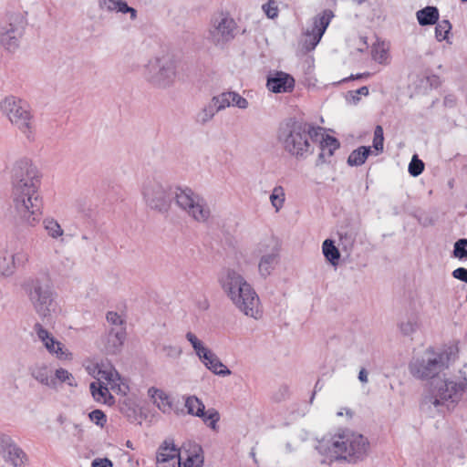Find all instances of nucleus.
Listing matches in <instances>:
<instances>
[{
  "label": "nucleus",
  "mask_w": 467,
  "mask_h": 467,
  "mask_svg": "<svg viewBox=\"0 0 467 467\" xmlns=\"http://www.w3.org/2000/svg\"><path fill=\"white\" fill-rule=\"evenodd\" d=\"M41 176L29 159L17 160L12 168V209L18 225L36 227L43 215Z\"/></svg>",
  "instance_id": "obj_1"
},
{
  "label": "nucleus",
  "mask_w": 467,
  "mask_h": 467,
  "mask_svg": "<svg viewBox=\"0 0 467 467\" xmlns=\"http://www.w3.org/2000/svg\"><path fill=\"white\" fill-rule=\"evenodd\" d=\"M218 281L223 293L244 316L255 320L263 317L260 298L243 275L226 268L221 272Z\"/></svg>",
  "instance_id": "obj_2"
},
{
  "label": "nucleus",
  "mask_w": 467,
  "mask_h": 467,
  "mask_svg": "<svg viewBox=\"0 0 467 467\" xmlns=\"http://www.w3.org/2000/svg\"><path fill=\"white\" fill-rule=\"evenodd\" d=\"M321 133V127L289 119L280 125L277 140L289 155L306 159L314 152L313 143L319 139Z\"/></svg>",
  "instance_id": "obj_3"
},
{
  "label": "nucleus",
  "mask_w": 467,
  "mask_h": 467,
  "mask_svg": "<svg viewBox=\"0 0 467 467\" xmlns=\"http://www.w3.org/2000/svg\"><path fill=\"white\" fill-rule=\"evenodd\" d=\"M368 448L366 437L348 430L322 440L317 446L319 453L330 461L345 460L352 463L365 459Z\"/></svg>",
  "instance_id": "obj_4"
},
{
  "label": "nucleus",
  "mask_w": 467,
  "mask_h": 467,
  "mask_svg": "<svg viewBox=\"0 0 467 467\" xmlns=\"http://www.w3.org/2000/svg\"><path fill=\"white\" fill-rule=\"evenodd\" d=\"M22 288L33 309L41 318L50 319L57 312V294L47 278L30 276L24 281Z\"/></svg>",
  "instance_id": "obj_5"
},
{
  "label": "nucleus",
  "mask_w": 467,
  "mask_h": 467,
  "mask_svg": "<svg viewBox=\"0 0 467 467\" xmlns=\"http://www.w3.org/2000/svg\"><path fill=\"white\" fill-rule=\"evenodd\" d=\"M92 373L97 378V381L91 382L89 389L96 401L109 405L113 404L114 398L109 389L123 395L127 393L129 387L110 363L96 364Z\"/></svg>",
  "instance_id": "obj_6"
},
{
  "label": "nucleus",
  "mask_w": 467,
  "mask_h": 467,
  "mask_svg": "<svg viewBox=\"0 0 467 467\" xmlns=\"http://www.w3.org/2000/svg\"><path fill=\"white\" fill-rule=\"evenodd\" d=\"M455 358L456 353L453 348L441 351L428 348L421 355L416 356L410 360L409 370L418 379H433L448 368Z\"/></svg>",
  "instance_id": "obj_7"
},
{
  "label": "nucleus",
  "mask_w": 467,
  "mask_h": 467,
  "mask_svg": "<svg viewBox=\"0 0 467 467\" xmlns=\"http://www.w3.org/2000/svg\"><path fill=\"white\" fill-rule=\"evenodd\" d=\"M178 59L170 53L150 57L143 66L142 76L147 82L158 88L171 87L178 77Z\"/></svg>",
  "instance_id": "obj_8"
},
{
  "label": "nucleus",
  "mask_w": 467,
  "mask_h": 467,
  "mask_svg": "<svg viewBox=\"0 0 467 467\" xmlns=\"http://www.w3.org/2000/svg\"><path fill=\"white\" fill-rule=\"evenodd\" d=\"M462 396H465L467 400L466 379H435L431 383V393L423 398L422 405H432L437 409L441 406H446L450 409L451 407H454Z\"/></svg>",
  "instance_id": "obj_9"
},
{
  "label": "nucleus",
  "mask_w": 467,
  "mask_h": 467,
  "mask_svg": "<svg viewBox=\"0 0 467 467\" xmlns=\"http://www.w3.org/2000/svg\"><path fill=\"white\" fill-rule=\"evenodd\" d=\"M0 109L10 122L17 128L29 141L36 139V126L30 106L24 99L9 96L0 104Z\"/></svg>",
  "instance_id": "obj_10"
},
{
  "label": "nucleus",
  "mask_w": 467,
  "mask_h": 467,
  "mask_svg": "<svg viewBox=\"0 0 467 467\" xmlns=\"http://www.w3.org/2000/svg\"><path fill=\"white\" fill-rule=\"evenodd\" d=\"M177 206L198 223H206L211 217V209L206 200L190 188H177L174 192Z\"/></svg>",
  "instance_id": "obj_11"
},
{
  "label": "nucleus",
  "mask_w": 467,
  "mask_h": 467,
  "mask_svg": "<svg viewBox=\"0 0 467 467\" xmlns=\"http://www.w3.org/2000/svg\"><path fill=\"white\" fill-rule=\"evenodd\" d=\"M141 194L146 205L159 213H167L171 207V198L168 189L156 180H147L141 188Z\"/></svg>",
  "instance_id": "obj_12"
},
{
  "label": "nucleus",
  "mask_w": 467,
  "mask_h": 467,
  "mask_svg": "<svg viewBox=\"0 0 467 467\" xmlns=\"http://www.w3.org/2000/svg\"><path fill=\"white\" fill-rule=\"evenodd\" d=\"M26 21L17 14L9 18V22L0 27V44L8 51H15L25 30Z\"/></svg>",
  "instance_id": "obj_13"
},
{
  "label": "nucleus",
  "mask_w": 467,
  "mask_h": 467,
  "mask_svg": "<svg viewBox=\"0 0 467 467\" xmlns=\"http://www.w3.org/2000/svg\"><path fill=\"white\" fill-rule=\"evenodd\" d=\"M255 251L260 255L258 262L259 275L263 278H266L271 275L277 263L279 249L274 239H266L257 244Z\"/></svg>",
  "instance_id": "obj_14"
},
{
  "label": "nucleus",
  "mask_w": 467,
  "mask_h": 467,
  "mask_svg": "<svg viewBox=\"0 0 467 467\" xmlns=\"http://www.w3.org/2000/svg\"><path fill=\"white\" fill-rule=\"evenodd\" d=\"M236 23L227 16L215 17L209 30V38L217 46H223L235 36Z\"/></svg>",
  "instance_id": "obj_15"
},
{
  "label": "nucleus",
  "mask_w": 467,
  "mask_h": 467,
  "mask_svg": "<svg viewBox=\"0 0 467 467\" xmlns=\"http://www.w3.org/2000/svg\"><path fill=\"white\" fill-rule=\"evenodd\" d=\"M0 454L14 467H26L29 462L27 454L5 433H0Z\"/></svg>",
  "instance_id": "obj_16"
},
{
  "label": "nucleus",
  "mask_w": 467,
  "mask_h": 467,
  "mask_svg": "<svg viewBox=\"0 0 467 467\" xmlns=\"http://www.w3.org/2000/svg\"><path fill=\"white\" fill-rule=\"evenodd\" d=\"M333 16V12L326 9L313 18L311 26L305 34V47L307 49H314L319 43Z\"/></svg>",
  "instance_id": "obj_17"
},
{
  "label": "nucleus",
  "mask_w": 467,
  "mask_h": 467,
  "mask_svg": "<svg viewBox=\"0 0 467 467\" xmlns=\"http://www.w3.org/2000/svg\"><path fill=\"white\" fill-rule=\"evenodd\" d=\"M34 330L37 338L42 342L49 354L55 356L59 360H71L72 353L65 348V346L56 339L51 333H49L43 326L36 323Z\"/></svg>",
  "instance_id": "obj_18"
},
{
  "label": "nucleus",
  "mask_w": 467,
  "mask_h": 467,
  "mask_svg": "<svg viewBox=\"0 0 467 467\" xmlns=\"http://www.w3.org/2000/svg\"><path fill=\"white\" fill-rule=\"evenodd\" d=\"M185 338L191 344L199 360L207 369L210 370L212 366L220 360L219 357L192 331H188L185 334Z\"/></svg>",
  "instance_id": "obj_19"
},
{
  "label": "nucleus",
  "mask_w": 467,
  "mask_h": 467,
  "mask_svg": "<svg viewBox=\"0 0 467 467\" xmlns=\"http://www.w3.org/2000/svg\"><path fill=\"white\" fill-rule=\"evenodd\" d=\"M127 332L122 328L116 330H106L100 337L99 348L107 355H117L120 353L126 340Z\"/></svg>",
  "instance_id": "obj_20"
},
{
  "label": "nucleus",
  "mask_w": 467,
  "mask_h": 467,
  "mask_svg": "<svg viewBox=\"0 0 467 467\" xmlns=\"http://www.w3.org/2000/svg\"><path fill=\"white\" fill-rule=\"evenodd\" d=\"M203 463L202 447L192 441L184 442L182 446V455L178 460V467H202Z\"/></svg>",
  "instance_id": "obj_21"
},
{
  "label": "nucleus",
  "mask_w": 467,
  "mask_h": 467,
  "mask_svg": "<svg viewBox=\"0 0 467 467\" xmlns=\"http://www.w3.org/2000/svg\"><path fill=\"white\" fill-rule=\"evenodd\" d=\"M266 87L273 93L291 92L295 87V79L285 72L275 71L267 77Z\"/></svg>",
  "instance_id": "obj_22"
},
{
  "label": "nucleus",
  "mask_w": 467,
  "mask_h": 467,
  "mask_svg": "<svg viewBox=\"0 0 467 467\" xmlns=\"http://www.w3.org/2000/svg\"><path fill=\"white\" fill-rule=\"evenodd\" d=\"M181 455L182 448L178 449L172 441H165L157 452L158 467H161V464L175 467Z\"/></svg>",
  "instance_id": "obj_23"
},
{
  "label": "nucleus",
  "mask_w": 467,
  "mask_h": 467,
  "mask_svg": "<svg viewBox=\"0 0 467 467\" xmlns=\"http://www.w3.org/2000/svg\"><path fill=\"white\" fill-rule=\"evenodd\" d=\"M148 396L157 408L165 414H170L172 410V400L170 395L163 389L150 387L148 389Z\"/></svg>",
  "instance_id": "obj_24"
},
{
  "label": "nucleus",
  "mask_w": 467,
  "mask_h": 467,
  "mask_svg": "<svg viewBox=\"0 0 467 467\" xmlns=\"http://www.w3.org/2000/svg\"><path fill=\"white\" fill-rule=\"evenodd\" d=\"M317 141L319 142L320 153L318 158L322 162H326L340 146L339 141L336 138L324 133L323 128L322 133Z\"/></svg>",
  "instance_id": "obj_25"
},
{
  "label": "nucleus",
  "mask_w": 467,
  "mask_h": 467,
  "mask_svg": "<svg viewBox=\"0 0 467 467\" xmlns=\"http://www.w3.org/2000/svg\"><path fill=\"white\" fill-rule=\"evenodd\" d=\"M31 376L40 384L55 389V381L53 380V374L47 365L36 364L30 368Z\"/></svg>",
  "instance_id": "obj_26"
},
{
  "label": "nucleus",
  "mask_w": 467,
  "mask_h": 467,
  "mask_svg": "<svg viewBox=\"0 0 467 467\" xmlns=\"http://www.w3.org/2000/svg\"><path fill=\"white\" fill-rule=\"evenodd\" d=\"M43 228L47 234V235L56 241H64L65 232L61 227L60 223L53 217H46L43 222Z\"/></svg>",
  "instance_id": "obj_27"
},
{
  "label": "nucleus",
  "mask_w": 467,
  "mask_h": 467,
  "mask_svg": "<svg viewBox=\"0 0 467 467\" xmlns=\"http://www.w3.org/2000/svg\"><path fill=\"white\" fill-rule=\"evenodd\" d=\"M420 327V317L416 314L406 316L399 324L400 332L404 336H411L418 331Z\"/></svg>",
  "instance_id": "obj_28"
},
{
  "label": "nucleus",
  "mask_w": 467,
  "mask_h": 467,
  "mask_svg": "<svg viewBox=\"0 0 467 467\" xmlns=\"http://www.w3.org/2000/svg\"><path fill=\"white\" fill-rule=\"evenodd\" d=\"M417 19L420 26L434 25L439 20V11L434 6H426L417 12Z\"/></svg>",
  "instance_id": "obj_29"
},
{
  "label": "nucleus",
  "mask_w": 467,
  "mask_h": 467,
  "mask_svg": "<svg viewBox=\"0 0 467 467\" xmlns=\"http://www.w3.org/2000/svg\"><path fill=\"white\" fill-rule=\"evenodd\" d=\"M371 57L374 61L381 65L389 63V46L384 42H377L372 46Z\"/></svg>",
  "instance_id": "obj_30"
},
{
  "label": "nucleus",
  "mask_w": 467,
  "mask_h": 467,
  "mask_svg": "<svg viewBox=\"0 0 467 467\" xmlns=\"http://www.w3.org/2000/svg\"><path fill=\"white\" fill-rule=\"evenodd\" d=\"M322 252L325 258L333 265L337 266L340 258V253L331 239H326L322 244Z\"/></svg>",
  "instance_id": "obj_31"
},
{
  "label": "nucleus",
  "mask_w": 467,
  "mask_h": 467,
  "mask_svg": "<svg viewBox=\"0 0 467 467\" xmlns=\"http://www.w3.org/2000/svg\"><path fill=\"white\" fill-rule=\"evenodd\" d=\"M370 153V148L361 146L357 150H354L348 158V164L349 166H360L368 159Z\"/></svg>",
  "instance_id": "obj_32"
},
{
  "label": "nucleus",
  "mask_w": 467,
  "mask_h": 467,
  "mask_svg": "<svg viewBox=\"0 0 467 467\" xmlns=\"http://www.w3.org/2000/svg\"><path fill=\"white\" fill-rule=\"evenodd\" d=\"M216 108L212 101L204 105L195 115V121L201 125L210 122L217 113Z\"/></svg>",
  "instance_id": "obj_33"
},
{
  "label": "nucleus",
  "mask_w": 467,
  "mask_h": 467,
  "mask_svg": "<svg viewBox=\"0 0 467 467\" xmlns=\"http://www.w3.org/2000/svg\"><path fill=\"white\" fill-rule=\"evenodd\" d=\"M11 262L13 265L14 272L17 268H24L29 262V253L26 249L21 247L14 251L11 254Z\"/></svg>",
  "instance_id": "obj_34"
},
{
  "label": "nucleus",
  "mask_w": 467,
  "mask_h": 467,
  "mask_svg": "<svg viewBox=\"0 0 467 467\" xmlns=\"http://www.w3.org/2000/svg\"><path fill=\"white\" fill-rule=\"evenodd\" d=\"M53 380L55 381V389H56L59 383H66L70 387L77 386V381L74 376L67 369L63 368H59L55 370L53 374Z\"/></svg>",
  "instance_id": "obj_35"
},
{
  "label": "nucleus",
  "mask_w": 467,
  "mask_h": 467,
  "mask_svg": "<svg viewBox=\"0 0 467 467\" xmlns=\"http://www.w3.org/2000/svg\"><path fill=\"white\" fill-rule=\"evenodd\" d=\"M269 200L275 211L278 213L283 208L285 202V189L280 185L274 187Z\"/></svg>",
  "instance_id": "obj_36"
},
{
  "label": "nucleus",
  "mask_w": 467,
  "mask_h": 467,
  "mask_svg": "<svg viewBox=\"0 0 467 467\" xmlns=\"http://www.w3.org/2000/svg\"><path fill=\"white\" fill-rule=\"evenodd\" d=\"M185 407L187 409V412L190 415L197 416L202 414V410L205 409L204 404L202 401L198 399L196 396H187L185 398Z\"/></svg>",
  "instance_id": "obj_37"
},
{
  "label": "nucleus",
  "mask_w": 467,
  "mask_h": 467,
  "mask_svg": "<svg viewBox=\"0 0 467 467\" xmlns=\"http://www.w3.org/2000/svg\"><path fill=\"white\" fill-rule=\"evenodd\" d=\"M107 322L110 325L109 330H116L119 328H122L124 331H126V321L125 317L115 312V311H109L106 316Z\"/></svg>",
  "instance_id": "obj_38"
},
{
  "label": "nucleus",
  "mask_w": 467,
  "mask_h": 467,
  "mask_svg": "<svg viewBox=\"0 0 467 467\" xmlns=\"http://www.w3.org/2000/svg\"><path fill=\"white\" fill-rule=\"evenodd\" d=\"M196 417L201 418L202 421L213 430H216L217 422L220 420V414L214 409H209L207 410L204 409L202 410V414L197 415Z\"/></svg>",
  "instance_id": "obj_39"
},
{
  "label": "nucleus",
  "mask_w": 467,
  "mask_h": 467,
  "mask_svg": "<svg viewBox=\"0 0 467 467\" xmlns=\"http://www.w3.org/2000/svg\"><path fill=\"white\" fill-rule=\"evenodd\" d=\"M15 274L11 256L6 251H0V275L8 277Z\"/></svg>",
  "instance_id": "obj_40"
},
{
  "label": "nucleus",
  "mask_w": 467,
  "mask_h": 467,
  "mask_svg": "<svg viewBox=\"0 0 467 467\" xmlns=\"http://www.w3.org/2000/svg\"><path fill=\"white\" fill-rule=\"evenodd\" d=\"M75 209L85 218H90L93 215L94 209L89 200L79 198L75 202Z\"/></svg>",
  "instance_id": "obj_41"
},
{
  "label": "nucleus",
  "mask_w": 467,
  "mask_h": 467,
  "mask_svg": "<svg viewBox=\"0 0 467 467\" xmlns=\"http://www.w3.org/2000/svg\"><path fill=\"white\" fill-rule=\"evenodd\" d=\"M232 91L223 92L217 96L213 97L211 99L217 111L225 109L231 107Z\"/></svg>",
  "instance_id": "obj_42"
},
{
  "label": "nucleus",
  "mask_w": 467,
  "mask_h": 467,
  "mask_svg": "<svg viewBox=\"0 0 467 467\" xmlns=\"http://www.w3.org/2000/svg\"><path fill=\"white\" fill-rule=\"evenodd\" d=\"M161 350L166 358L172 359L180 358L182 354V348L176 345L162 344L161 346Z\"/></svg>",
  "instance_id": "obj_43"
},
{
  "label": "nucleus",
  "mask_w": 467,
  "mask_h": 467,
  "mask_svg": "<svg viewBox=\"0 0 467 467\" xmlns=\"http://www.w3.org/2000/svg\"><path fill=\"white\" fill-rule=\"evenodd\" d=\"M451 28L448 20H442L437 24L435 27V36L438 41H442L447 38V36Z\"/></svg>",
  "instance_id": "obj_44"
},
{
  "label": "nucleus",
  "mask_w": 467,
  "mask_h": 467,
  "mask_svg": "<svg viewBox=\"0 0 467 467\" xmlns=\"http://www.w3.org/2000/svg\"><path fill=\"white\" fill-rule=\"evenodd\" d=\"M262 9L265 16L270 19H274L278 16L279 9L275 0H268L262 5Z\"/></svg>",
  "instance_id": "obj_45"
},
{
  "label": "nucleus",
  "mask_w": 467,
  "mask_h": 467,
  "mask_svg": "<svg viewBox=\"0 0 467 467\" xmlns=\"http://www.w3.org/2000/svg\"><path fill=\"white\" fill-rule=\"evenodd\" d=\"M424 170V163L416 155H414L409 164V172L411 176L417 177Z\"/></svg>",
  "instance_id": "obj_46"
},
{
  "label": "nucleus",
  "mask_w": 467,
  "mask_h": 467,
  "mask_svg": "<svg viewBox=\"0 0 467 467\" xmlns=\"http://www.w3.org/2000/svg\"><path fill=\"white\" fill-rule=\"evenodd\" d=\"M112 12H119L122 14L130 13L131 19H135L137 16V11L134 8L130 7L123 0H117V2H115Z\"/></svg>",
  "instance_id": "obj_47"
},
{
  "label": "nucleus",
  "mask_w": 467,
  "mask_h": 467,
  "mask_svg": "<svg viewBox=\"0 0 467 467\" xmlns=\"http://www.w3.org/2000/svg\"><path fill=\"white\" fill-rule=\"evenodd\" d=\"M383 142H384L383 129L381 126L378 125V126H376V128L374 130L373 148L377 151L381 152L383 150Z\"/></svg>",
  "instance_id": "obj_48"
},
{
  "label": "nucleus",
  "mask_w": 467,
  "mask_h": 467,
  "mask_svg": "<svg viewBox=\"0 0 467 467\" xmlns=\"http://www.w3.org/2000/svg\"><path fill=\"white\" fill-rule=\"evenodd\" d=\"M231 107H236L240 109H246L249 107L248 100L239 93L232 91Z\"/></svg>",
  "instance_id": "obj_49"
},
{
  "label": "nucleus",
  "mask_w": 467,
  "mask_h": 467,
  "mask_svg": "<svg viewBox=\"0 0 467 467\" xmlns=\"http://www.w3.org/2000/svg\"><path fill=\"white\" fill-rule=\"evenodd\" d=\"M453 254L460 259L467 257V239H460L454 244Z\"/></svg>",
  "instance_id": "obj_50"
},
{
  "label": "nucleus",
  "mask_w": 467,
  "mask_h": 467,
  "mask_svg": "<svg viewBox=\"0 0 467 467\" xmlns=\"http://www.w3.org/2000/svg\"><path fill=\"white\" fill-rule=\"evenodd\" d=\"M368 88L363 86L356 90L348 91L347 95V99L353 104H357L359 101V96H368Z\"/></svg>",
  "instance_id": "obj_51"
},
{
  "label": "nucleus",
  "mask_w": 467,
  "mask_h": 467,
  "mask_svg": "<svg viewBox=\"0 0 467 467\" xmlns=\"http://www.w3.org/2000/svg\"><path fill=\"white\" fill-rule=\"evenodd\" d=\"M210 371L220 377H226L232 374V371L220 360L213 364Z\"/></svg>",
  "instance_id": "obj_52"
},
{
  "label": "nucleus",
  "mask_w": 467,
  "mask_h": 467,
  "mask_svg": "<svg viewBox=\"0 0 467 467\" xmlns=\"http://www.w3.org/2000/svg\"><path fill=\"white\" fill-rule=\"evenodd\" d=\"M88 417L91 421H93L98 426L103 427L107 422V417L105 413L100 410H94L89 414Z\"/></svg>",
  "instance_id": "obj_53"
},
{
  "label": "nucleus",
  "mask_w": 467,
  "mask_h": 467,
  "mask_svg": "<svg viewBox=\"0 0 467 467\" xmlns=\"http://www.w3.org/2000/svg\"><path fill=\"white\" fill-rule=\"evenodd\" d=\"M90 467H113V464L108 458H97L92 461Z\"/></svg>",
  "instance_id": "obj_54"
},
{
  "label": "nucleus",
  "mask_w": 467,
  "mask_h": 467,
  "mask_svg": "<svg viewBox=\"0 0 467 467\" xmlns=\"http://www.w3.org/2000/svg\"><path fill=\"white\" fill-rule=\"evenodd\" d=\"M452 276L455 279L467 283V268L459 267L452 272Z\"/></svg>",
  "instance_id": "obj_55"
},
{
  "label": "nucleus",
  "mask_w": 467,
  "mask_h": 467,
  "mask_svg": "<svg viewBox=\"0 0 467 467\" xmlns=\"http://www.w3.org/2000/svg\"><path fill=\"white\" fill-rule=\"evenodd\" d=\"M115 2H117V0H100L99 5L102 8L112 12Z\"/></svg>",
  "instance_id": "obj_56"
},
{
  "label": "nucleus",
  "mask_w": 467,
  "mask_h": 467,
  "mask_svg": "<svg viewBox=\"0 0 467 467\" xmlns=\"http://www.w3.org/2000/svg\"><path fill=\"white\" fill-rule=\"evenodd\" d=\"M358 379L362 382V383H367L368 382V372L365 368H361L359 370V373H358Z\"/></svg>",
  "instance_id": "obj_57"
},
{
  "label": "nucleus",
  "mask_w": 467,
  "mask_h": 467,
  "mask_svg": "<svg viewBox=\"0 0 467 467\" xmlns=\"http://www.w3.org/2000/svg\"><path fill=\"white\" fill-rule=\"evenodd\" d=\"M359 41L362 43V45H360L358 47V50L359 52H364L365 50H367L368 48V43H367V38L365 36H360L359 37Z\"/></svg>",
  "instance_id": "obj_58"
},
{
  "label": "nucleus",
  "mask_w": 467,
  "mask_h": 467,
  "mask_svg": "<svg viewBox=\"0 0 467 467\" xmlns=\"http://www.w3.org/2000/svg\"><path fill=\"white\" fill-rule=\"evenodd\" d=\"M367 0H352V2L356 5H361L363 3H365Z\"/></svg>",
  "instance_id": "obj_59"
},
{
  "label": "nucleus",
  "mask_w": 467,
  "mask_h": 467,
  "mask_svg": "<svg viewBox=\"0 0 467 467\" xmlns=\"http://www.w3.org/2000/svg\"><path fill=\"white\" fill-rule=\"evenodd\" d=\"M363 76H367V77H368V76H369V73H366V74H362V75H361V74H358V75H357V76H356V78H362Z\"/></svg>",
  "instance_id": "obj_60"
},
{
  "label": "nucleus",
  "mask_w": 467,
  "mask_h": 467,
  "mask_svg": "<svg viewBox=\"0 0 467 467\" xmlns=\"http://www.w3.org/2000/svg\"><path fill=\"white\" fill-rule=\"evenodd\" d=\"M127 446L131 448V444H130V441H127Z\"/></svg>",
  "instance_id": "obj_61"
},
{
  "label": "nucleus",
  "mask_w": 467,
  "mask_h": 467,
  "mask_svg": "<svg viewBox=\"0 0 467 467\" xmlns=\"http://www.w3.org/2000/svg\"><path fill=\"white\" fill-rule=\"evenodd\" d=\"M337 415L342 416L343 415L342 411L337 412Z\"/></svg>",
  "instance_id": "obj_62"
},
{
  "label": "nucleus",
  "mask_w": 467,
  "mask_h": 467,
  "mask_svg": "<svg viewBox=\"0 0 467 467\" xmlns=\"http://www.w3.org/2000/svg\"><path fill=\"white\" fill-rule=\"evenodd\" d=\"M462 2H467V0H462Z\"/></svg>",
  "instance_id": "obj_63"
}]
</instances>
